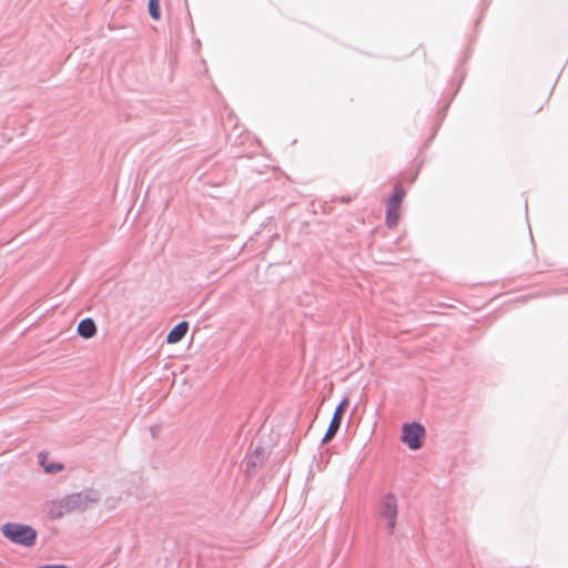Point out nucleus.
Segmentation results:
<instances>
[{"mask_svg": "<svg viewBox=\"0 0 568 568\" xmlns=\"http://www.w3.org/2000/svg\"><path fill=\"white\" fill-rule=\"evenodd\" d=\"M149 13L154 20L160 19L161 13L159 0H149Z\"/></svg>", "mask_w": 568, "mask_h": 568, "instance_id": "obj_11", "label": "nucleus"}, {"mask_svg": "<svg viewBox=\"0 0 568 568\" xmlns=\"http://www.w3.org/2000/svg\"><path fill=\"white\" fill-rule=\"evenodd\" d=\"M347 406H348V399L344 398L341 402V404L335 408V412L333 414V417L331 419L328 428L322 439L323 444L331 442L334 438V436L336 435V433L338 432L341 424H342L344 410Z\"/></svg>", "mask_w": 568, "mask_h": 568, "instance_id": "obj_5", "label": "nucleus"}, {"mask_svg": "<svg viewBox=\"0 0 568 568\" xmlns=\"http://www.w3.org/2000/svg\"><path fill=\"white\" fill-rule=\"evenodd\" d=\"M39 568H68V567L64 565H47V566H41Z\"/></svg>", "mask_w": 568, "mask_h": 568, "instance_id": "obj_13", "label": "nucleus"}, {"mask_svg": "<svg viewBox=\"0 0 568 568\" xmlns=\"http://www.w3.org/2000/svg\"><path fill=\"white\" fill-rule=\"evenodd\" d=\"M78 333L83 338H91L97 333V325L92 318H84L78 325Z\"/></svg>", "mask_w": 568, "mask_h": 568, "instance_id": "obj_7", "label": "nucleus"}, {"mask_svg": "<svg viewBox=\"0 0 568 568\" xmlns=\"http://www.w3.org/2000/svg\"><path fill=\"white\" fill-rule=\"evenodd\" d=\"M189 329L187 322H181L176 326H174L166 336V342L169 344H175L183 339Z\"/></svg>", "mask_w": 568, "mask_h": 568, "instance_id": "obj_6", "label": "nucleus"}, {"mask_svg": "<svg viewBox=\"0 0 568 568\" xmlns=\"http://www.w3.org/2000/svg\"><path fill=\"white\" fill-rule=\"evenodd\" d=\"M399 219V206H393L392 204L387 203V216L386 222L389 227H394Z\"/></svg>", "mask_w": 568, "mask_h": 568, "instance_id": "obj_9", "label": "nucleus"}, {"mask_svg": "<svg viewBox=\"0 0 568 568\" xmlns=\"http://www.w3.org/2000/svg\"><path fill=\"white\" fill-rule=\"evenodd\" d=\"M404 196H405L404 189L402 186L397 185V186H395L394 194L388 200V203L392 204L394 207L400 206V202L403 201Z\"/></svg>", "mask_w": 568, "mask_h": 568, "instance_id": "obj_10", "label": "nucleus"}, {"mask_svg": "<svg viewBox=\"0 0 568 568\" xmlns=\"http://www.w3.org/2000/svg\"><path fill=\"white\" fill-rule=\"evenodd\" d=\"M425 428L418 423L404 424L402 429V442L410 449L416 450L422 446Z\"/></svg>", "mask_w": 568, "mask_h": 568, "instance_id": "obj_4", "label": "nucleus"}, {"mask_svg": "<svg viewBox=\"0 0 568 568\" xmlns=\"http://www.w3.org/2000/svg\"><path fill=\"white\" fill-rule=\"evenodd\" d=\"M381 516L387 520V529L389 534H393L396 526L398 505L397 498L394 494H386L381 501Z\"/></svg>", "mask_w": 568, "mask_h": 568, "instance_id": "obj_3", "label": "nucleus"}, {"mask_svg": "<svg viewBox=\"0 0 568 568\" xmlns=\"http://www.w3.org/2000/svg\"><path fill=\"white\" fill-rule=\"evenodd\" d=\"M98 501V494L93 490H85L81 493L71 494L64 497L59 503V515L71 513V511H81L87 509L91 504Z\"/></svg>", "mask_w": 568, "mask_h": 568, "instance_id": "obj_1", "label": "nucleus"}, {"mask_svg": "<svg viewBox=\"0 0 568 568\" xmlns=\"http://www.w3.org/2000/svg\"><path fill=\"white\" fill-rule=\"evenodd\" d=\"M1 531L10 541L26 547L34 545L37 539V531L27 525L8 523L2 526Z\"/></svg>", "mask_w": 568, "mask_h": 568, "instance_id": "obj_2", "label": "nucleus"}, {"mask_svg": "<svg viewBox=\"0 0 568 568\" xmlns=\"http://www.w3.org/2000/svg\"><path fill=\"white\" fill-rule=\"evenodd\" d=\"M38 457H39V462H40L41 466L44 468L45 473H48V474H55V473L62 470V468H63V466L61 464H57V463L45 464L47 455L44 453H40Z\"/></svg>", "mask_w": 568, "mask_h": 568, "instance_id": "obj_8", "label": "nucleus"}, {"mask_svg": "<svg viewBox=\"0 0 568 568\" xmlns=\"http://www.w3.org/2000/svg\"><path fill=\"white\" fill-rule=\"evenodd\" d=\"M262 450L258 448L255 449V452L250 456V458L246 462V467L250 469L251 467H255L261 462Z\"/></svg>", "mask_w": 568, "mask_h": 568, "instance_id": "obj_12", "label": "nucleus"}]
</instances>
